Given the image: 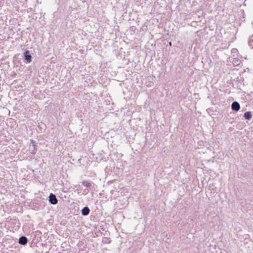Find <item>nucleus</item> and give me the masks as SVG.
<instances>
[{
	"mask_svg": "<svg viewBox=\"0 0 253 253\" xmlns=\"http://www.w3.org/2000/svg\"><path fill=\"white\" fill-rule=\"evenodd\" d=\"M30 142L29 150L31 154L34 155L37 152V143L33 139H31Z\"/></svg>",
	"mask_w": 253,
	"mask_h": 253,
	"instance_id": "obj_1",
	"label": "nucleus"
},
{
	"mask_svg": "<svg viewBox=\"0 0 253 253\" xmlns=\"http://www.w3.org/2000/svg\"><path fill=\"white\" fill-rule=\"evenodd\" d=\"M24 59L27 63H29L32 61V56L29 50H27L24 52Z\"/></svg>",
	"mask_w": 253,
	"mask_h": 253,
	"instance_id": "obj_2",
	"label": "nucleus"
},
{
	"mask_svg": "<svg viewBox=\"0 0 253 253\" xmlns=\"http://www.w3.org/2000/svg\"><path fill=\"white\" fill-rule=\"evenodd\" d=\"M49 202L52 205H55L58 203V200L54 194L52 193L50 194L49 196Z\"/></svg>",
	"mask_w": 253,
	"mask_h": 253,
	"instance_id": "obj_3",
	"label": "nucleus"
},
{
	"mask_svg": "<svg viewBox=\"0 0 253 253\" xmlns=\"http://www.w3.org/2000/svg\"><path fill=\"white\" fill-rule=\"evenodd\" d=\"M231 109L235 111H238L240 109V105L237 101H234L231 104Z\"/></svg>",
	"mask_w": 253,
	"mask_h": 253,
	"instance_id": "obj_4",
	"label": "nucleus"
},
{
	"mask_svg": "<svg viewBox=\"0 0 253 253\" xmlns=\"http://www.w3.org/2000/svg\"><path fill=\"white\" fill-rule=\"evenodd\" d=\"M28 242V239L25 236H21L19 238L18 243L22 245H25Z\"/></svg>",
	"mask_w": 253,
	"mask_h": 253,
	"instance_id": "obj_5",
	"label": "nucleus"
},
{
	"mask_svg": "<svg viewBox=\"0 0 253 253\" xmlns=\"http://www.w3.org/2000/svg\"><path fill=\"white\" fill-rule=\"evenodd\" d=\"M90 211V209L88 207H84L82 209L81 213L83 215L85 216L89 214Z\"/></svg>",
	"mask_w": 253,
	"mask_h": 253,
	"instance_id": "obj_6",
	"label": "nucleus"
},
{
	"mask_svg": "<svg viewBox=\"0 0 253 253\" xmlns=\"http://www.w3.org/2000/svg\"><path fill=\"white\" fill-rule=\"evenodd\" d=\"M244 117L246 120H250L252 118V115L251 112L248 111L244 113Z\"/></svg>",
	"mask_w": 253,
	"mask_h": 253,
	"instance_id": "obj_7",
	"label": "nucleus"
},
{
	"mask_svg": "<svg viewBox=\"0 0 253 253\" xmlns=\"http://www.w3.org/2000/svg\"><path fill=\"white\" fill-rule=\"evenodd\" d=\"M249 45L252 48H253V35L250 37L249 41Z\"/></svg>",
	"mask_w": 253,
	"mask_h": 253,
	"instance_id": "obj_8",
	"label": "nucleus"
},
{
	"mask_svg": "<svg viewBox=\"0 0 253 253\" xmlns=\"http://www.w3.org/2000/svg\"><path fill=\"white\" fill-rule=\"evenodd\" d=\"M82 184L83 185L87 187H89L91 185V183L90 182L86 180L83 181L82 182Z\"/></svg>",
	"mask_w": 253,
	"mask_h": 253,
	"instance_id": "obj_9",
	"label": "nucleus"
},
{
	"mask_svg": "<svg viewBox=\"0 0 253 253\" xmlns=\"http://www.w3.org/2000/svg\"><path fill=\"white\" fill-rule=\"evenodd\" d=\"M3 40L0 39V53L3 52V51H2L3 49Z\"/></svg>",
	"mask_w": 253,
	"mask_h": 253,
	"instance_id": "obj_10",
	"label": "nucleus"
},
{
	"mask_svg": "<svg viewBox=\"0 0 253 253\" xmlns=\"http://www.w3.org/2000/svg\"><path fill=\"white\" fill-rule=\"evenodd\" d=\"M240 61L238 59H234V61H233L234 65H238L239 64Z\"/></svg>",
	"mask_w": 253,
	"mask_h": 253,
	"instance_id": "obj_11",
	"label": "nucleus"
},
{
	"mask_svg": "<svg viewBox=\"0 0 253 253\" xmlns=\"http://www.w3.org/2000/svg\"><path fill=\"white\" fill-rule=\"evenodd\" d=\"M84 191L85 192V194H87L89 192V190L88 189H85L84 190Z\"/></svg>",
	"mask_w": 253,
	"mask_h": 253,
	"instance_id": "obj_12",
	"label": "nucleus"
},
{
	"mask_svg": "<svg viewBox=\"0 0 253 253\" xmlns=\"http://www.w3.org/2000/svg\"><path fill=\"white\" fill-rule=\"evenodd\" d=\"M169 44L171 45V42H169Z\"/></svg>",
	"mask_w": 253,
	"mask_h": 253,
	"instance_id": "obj_13",
	"label": "nucleus"
},
{
	"mask_svg": "<svg viewBox=\"0 0 253 253\" xmlns=\"http://www.w3.org/2000/svg\"><path fill=\"white\" fill-rule=\"evenodd\" d=\"M252 25H253V22L252 23Z\"/></svg>",
	"mask_w": 253,
	"mask_h": 253,
	"instance_id": "obj_14",
	"label": "nucleus"
},
{
	"mask_svg": "<svg viewBox=\"0 0 253 253\" xmlns=\"http://www.w3.org/2000/svg\"><path fill=\"white\" fill-rule=\"evenodd\" d=\"M0 253H2V252H0Z\"/></svg>",
	"mask_w": 253,
	"mask_h": 253,
	"instance_id": "obj_15",
	"label": "nucleus"
}]
</instances>
